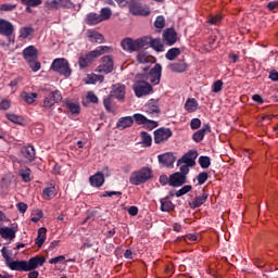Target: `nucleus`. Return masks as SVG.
<instances>
[{
	"label": "nucleus",
	"instance_id": "obj_1",
	"mask_svg": "<svg viewBox=\"0 0 278 278\" xmlns=\"http://www.w3.org/2000/svg\"><path fill=\"white\" fill-rule=\"evenodd\" d=\"M112 47L110 46H99L94 50L88 52L87 54L80 55L78 59V65L81 68H88L97 60V58H101V55H105V53H111Z\"/></svg>",
	"mask_w": 278,
	"mask_h": 278
},
{
	"label": "nucleus",
	"instance_id": "obj_2",
	"mask_svg": "<svg viewBox=\"0 0 278 278\" xmlns=\"http://www.w3.org/2000/svg\"><path fill=\"white\" fill-rule=\"evenodd\" d=\"M122 49L128 53H134V51H140L144 47H149V37L139 38L134 40L131 38H125L121 42Z\"/></svg>",
	"mask_w": 278,
	"mask_h": 278
},
{
	"label": "nucleus",
	"instance_id": "obj_3",
	"mask_svg": "<svg viewBox=\"0 0 278 278\" xmlns=\"http://www.w3.org/2000/svg\"><path fill=\"white\" fill-rule=\"evenodd\" d=\"M152 178L153 170L149 167H142L130 175L129 181L132 186H140V184H147Z\"/></svg>",
	"mask_w": 278,
	"mask_h": 278
},
{
	"label": "nucleus",
	"instance_id": "obj_4",
	"mask_svg": "<svg viewBox=\"0 0 278 278\" xmlns=\"http://www.w3.org/2000/svg\"><path fill=\"white\" fill-rule=\"evenodd\" d=\"M50 68L54 73H59V75H63L64 77H68L73 73V70H71V64L64 58L54 59Z\"/></svg>",
	"mask_w": 278,
	"mask_h": 278
},
{
	"label": "nucleus",
	"instance_id": "obj_5",
	"mask_svg": "<svg viewBox=\"0 0 278 278\" xmlns=\"http://www.w3.org/2000/svg\"><path fill=\"white\" fill-rule=\"evenodd\" d=\"M136 97H147L153 92V87L146 80H137L132 86Z\"/></svg>",
	"mask_w": 278,
	"mask_h": 278
},
{
	"label": "nucleus",
	"instance_id": "obj_6",
	"mask_svg": "<svg viewBox=\"0 0 278 278\" xmlns=\"http://www.w3.org/2000/svg\"><path fill=\"white\" fill-rule=\"evenodd\" d=\"M102 64L96 68V73H103L108 75L114 71V59L112 55H104L101 58Z\"/></svg>",
	"mask_w": 278,
	"mask_h": 278
},
{
	"label": "nucleus",
	"instance_id": "obj_7",
	"mask_svg": "<svg viewBox=\"0 0 278 278\" xmlns=\"http://www.w3.org/2000/svg\"><path fill=\"white\" fill-rule=\"evenodd\" d=\"M60 101H62V92H60V90H54L43 99L42 106L46 110H51V108H53L55 103H60Z\"/></svg>",
	"mask_w": 278,
	"mask_h": 278
},
{
	"label": "nucleus",
	"instance_id": "obj_8",
	"mask_svg": "<svg viewBox=\"0 0 278 278\" xmlns=\"http://www.w3.org/2000/svg\"><path fill=\"white\" fill-rule=\"evenodd\" d=\"M199 157V152L197 150H190L181 159L178 160L177 166L186 164L187 166H194L197 164L195 160Z\"/></svg>",
	"mask_w": 278,
	"mask_h": 278
},
{
	"label": "nucleus",
	"instance_id": "obj_9",
	"mask_svg": "<svg viewBox=\"0 0 278 278\" xmlns=\"http://www.w3.org/2000/svg\"><path fill=\"white\" fill-rule=\"evenodd\" d=\"M172 136L173 131L169 128H159L154 131V142L155 144H162V142H166Z\"/></svg>",
	"mask_w": 278,
	"mask_h": 278
},
{
	"label": "nucleus",
	"instance_id": "obj_10",
	"mask_svg": "<svg viewBox=\"0 0 278 278\" xmlns=\"http://www.w3.org/2000/svg\"><path fill=\"white\" fill-rule=\"evenodd\" d=\"M167 68L172 73H186V71L189 68V65L186 63V60H178L176 62L169 63Z\"/></svg>",
	"mask_w": 278,
	"mask_h": 278
},
{
	"label": "nucleus",
	"instance_id": "obj_11",
	"mask_svg": "<svg viewBox=\"0 0 278 278\" xmlns=\"http://www.w3.org/2000/svg\"><path fill=\"white\" fill-rule=\"evenodd\" d=\"M125 94H126L125 85L123 84L113 85L112 91L110 93L111 97H113L114 99H117L118 101H125Z\"/></svg>",
	"mask_w": 278,
	"mask_h": 278
},
{
	"label": "nucleus",
	"instance_id": "obj_12",
	"mask_svg": "<svg viewBox=\"0 0 278 278\" xmlns=\"http://www.w3.org/2000/svg\"><path fill=\"white\" fill-rule=\"evenodd\" d=\"M162 77V65L155 64V66L150 71V75L148 77L149 81L154 86L160 84V79Z\"/></svg>",
	"mask_w": 278,
	"mask_h": 278
},
{
	"label": "nucleus",
	"instance_id": "obj_13",
	"mask_svg": "<svg viewBox=\"0 0 278 278\" xmlns=\"http://www.w3.org/2000/svg\"><path fill=\"white\" fill-rule=\"evenodd\" d=\"M86 36L89 42H96L97 45H103V42H105V37H103V34L94 29H88L86 31Z\"/></svg>",
	"mask_w": 278,
	"mask_h": 278
},
{
	"label": "nucleus",
	"instance_id": "obj_14",
	"mask_svg": "<svg viewBox=\"0 0 278 278\" xmlns=\"http://www.w3.org/2000/svg\"><path fill=\"white\" fill-rule=\"evenodd\" d=\"M47 258L45 256H34L26 261L27 270H36L38 266H43Z\"/></svg>",
	"mask_w": 278,
	"mask_h": 278
},
{
	"label": "nucleus",
	"instance_id": "obj_15",
	"mask_svg": "<svg viewBox=\"0 0 278 278\" xmlns=\"http://www.w3.org/2000/svg\"><path fill=\"white\" fill-rule=\"evenodd\" d=\"M186 184V177L181 173L176 172L169 176V186L173 188H179Z\"/></svg>",
	"mask_w": 278,
	"mask_h": 278
},
{
	"label": "nucleus",
	"instance_id": "obj_16",
	"mask_svg": "<svg viewBox=\"0 0 278 278\" xmlns=\"http://www.w3.org/2000/svg\"><path fill=\"white\" fill-rule=\"evenodd\" d=\"M10 270H17L18 273H28L27 261H11L7 264Z\"/></svg>",
	"mask_w": 278,
	"mask_h": 278
},
{
	"label": "nucleus",
	"instance_id": "obj_17",
	"mask_svg": "<svg viewBox=\"0 0 278 278\" xmlns=\"http://www.w3.org/2000/svg\"><path fill=\"white\" fill-rule=\"evenodd\" d=\"M22 156L26 162H34L36 160V149L34 146H26L21 149Z\"/></svg>",
	"mask_w": 278,
	"mask_h": 278
},
{
	"label": "nucleus",
	"instance_id": "obj_18",
	"mask_svg": "<svg viewBox=\"0 0 278 278\" xmlns=\"http://www.w3.org/2000/svg\"><path fill=\"white\" fill-rule=\"evenodd\" d=\"M23 58L26 60V62L38 60V49H36L34 46H28L23 50Z\"/></svg>",
	"mask_w": 278,
	"mask_h": 278
},
{
	"label": "nucleus",
	"instance_id": "obj_19",
	"mask_svg": "<svg viewBox=\"0 0 278 278\" xmlns=\"http://www.w3.org/2000/svg\"><path fill=\"white\" fill-rule=\"evenodd\" d=\"M129 12L132 14V16H149L151 14V11L147 8H142L139 4H131L129 7Z\"/></svg>",
	"mask_w": 278,
	"mask_h": 278
},
{
	"label": "nucleus",
	"instance_id": "obj_20",
	"mask_svg": "<svg viewBox=\"0 0 278 278\" xmlns=\"http://www.w3.org/2000/svg\"><path fill=\"white\" fill-rule=\"evenodd\" d=\"M0 34L2 36H12L14 34V25L5 20H0Z\"/></svg>",
	"mask_w": 278,
	"mask_h": 278
},
{
	"label": "nucleus",
	"instance_id": "obj_21",
	"mask_svg": "<svg viewBox=\"0 0 278 278\" xmlns=\"http://www.w3.org/2000/svg\"><path fill=\"white\" fill-rule=\"evenodd\" d=\"M89 182L93 188H101L105 184V176H103V173L98 172L89 177Z\"/></svg>",
	"mask_w": 278,
	"mask_h": 278
},
{
	"label": "nucleus",
	"instance_id": "obj_22",
	"mask_svg": "<svg viewBox=\"0 0 278 278\" xmlns=\"http://www.w3.org/2000/svg\"><path fill=\"white\" fill-rule=\"evenodd\" d=\"M163 39L165 40L166 45L172 47L177 42V33L173 28H167L163 34Z\"/></svg>",
	"mask_w": 278,
	"mask_h": 278
},
{
	"label": "nucleus",
	"instance_id": "obj_23",
	"mask_svg": "<svg viewBox=\"0 0 278 278\" xmlns=\"http://www.w3.org/2000/svg\"><path fill=\"white\" fill-rule=\"evenodd\" d=\"M159 162L163 166L170 168V166H173V164H175V155H173V153H170V152L161 154V155H159Z\"/></svg>",
	"mask_w": 278,
	"mask_h": 278
},
{
	"label": "nucleus",
	"instance_id": "obj_24",
	"mask_svg": "<svg viewBox=\"0 0 278 278\" xmlns=\"http://www.w3.org/2000/svg\"><path fill=\"white\" fill-rule=\"evenodd\" d=\"M210 131H212V128L208 124H205L200 130L193 134L192 140H194V142H201V140H203V138H205V135L210 134Z\"/></svg>",
	"mask_w": 278,
	"mask_h": 278
},
{
	"label": "nucleus",
	"instance_id": "obj_25",
	"mask_svg": "<svg viewBox=\"0 0 278 278\" xmlns=\"http://www.w3.org/2000/svg\"><path fill=\"white\" fill-rule=\"evenodd\" d=\"M137 62H139V64H154L155 58L146 51H141L137 55Z\"/></svg>",
	"mask_w": 278,
	"mask_h": 278
},
{
	"label": "nucleus",
	"instance_id": "obj_26",
	"mask_svg": "<svg viewBox=\"0 0 278 278\" xmlns=\"http://www.w3.org/2000/svg\"><path fill=\"white\" fill-rule=\"evenodd\" d=\"M207 192H205V189H203V192L201 195L195 197L194 200L190 203V207H192V210H197V207H201V205H203V203H205L207 201Z\"/></svg>",
	"mask_w": 278,
	"mask_h": 278
},
{
	"label": "nucleus",
	"instance_id": "obj_27",
	"mask_svg": "<svg viewBox=\"0 0 278 278\" xmlns=\"http://www.w3.org/2000/svg\"><path fill=\"white\" fill-rule=\"evenodd\" d=\"M0 236L3 240H14L16 238V231L10 227L0 228Z\"/></svg>",
	"mask_w": 278,
	"mask_h": 278
},
{
	"label": "nucleus",
	"instance_id": "obj_28",
	"mask_svg": "<svg viewBox=\"0 0 278 278\" xmlns=\"http://www.w3.org/2000/svg\"><path fill=\"white\" fill-rule=\"evenodd\" d=\"M17 175L22 178L24 184H29V181H31V169L27 166H22L18 169Z\"/></svg>",
	"mask_w": 278,
	"mask_h": 278
},
{
	"label": "nucleus",
	"instance_id": "obj_29",
	"mask_svg": "<svg viewBox=\"0 0 278 278\" xmlns=\"http://www.w3.org/2000/svg\"><path fill=\"white\" fill-rule=\"evenodd\" d=\"M144 112H147L151 118H155L160 115V106H157V104H153V102H149L144 106Z\"/></svg>",
	"mask_w": 278,
	"mask_h": 278
},
{
	"label": "nucleus",
	"instance_id": "obj_30",
	"mask_svg": "<svg viewBox=\"0 0 278 278\" xmlns=\"http://www.w3.org/2000/svg\"><path fill=\"white\" fill-rule=\"evenodd\" d=\"M134 125V117L126 116L118 119L116 127L117 129H127V127H131Z\"/></svg>",
	"mask_w": 278,
	"mask_h": 278
},
{
	"label": "nucleus",
	"instance_id": "obj_31",
	"mask_svg": "<svg viewBox=\"0 0 278 278\" xmlns=\"http://www.w3.org/2000/svg\"><path fill=\"white\" fill-rule=\"evenodd\" d=\"M186 112L192 113L199 110V102L194 98H188L185 103Z\"/></svg>",
	"mask_w": 278,
	"mask_h": 278
},
{
	"label": "nucleus",
	"instance_id": "obj_32",
	"mask_svg": "<svg viewBox=\"0 0 278 278\" xmlns=\"http://www.w3.org/2000/svg\"><path fill=\"white\" fill-rule=\"evenodd\" d=\"M47 240V228L41 227L38 229L37 238L35 239V243L40 249L45 241Z\"/></svg>",
	"mask_w": 278,
	"mask_h": 278
},
{
	"label": "nucleus",
	"instance_id": "obj_33",
	"mask_svg": "<svg viewBox=\"0 0 278 278\" xmlns=\"http://www.w3.org/2000/svg\"><path fill=\"white\" fill-rule=\"evenodd\" d=\"M88 103H99V97L93 91H88L86 97L83 99L84 108H88Z\"/></svg>",
	"mask_w": 278,
	"mask_h": 278
},
{
	"label": "nucleus",
	"instance_id": "obj_34",
	"mask_svg": "<svg viewBox=\"0 0 278 278\" xmlns=\"http://www.w3.org/2000/svg\"><path fill=\"white\" fill-rule=\"evenodd\" d=\"M35 29L31 26H24L22 28H20V38H22V40H27V38H29V36H31L33 34H35Z\"/></svg>",
	"mask_w": 278,
	"mask_h": 278
},
{
	"label": "nucleus",
	"instance_id": "obj_35",
	"mask_svg": "<svg viewBox=\"0 0 278 278\" xmlns=\"http://www.w3.org/2000/svg\"><path fill=\"white\" fill-rule=\"evenodd\" d=\"M179 55H181V49L172 48L166 52L165 58L166 60H169V62H173L174 60H177Z\"/></svg>",
	"mask_w": 278,
	"mask_h": 278
},
{
	"label": "nucleus",
	"instance_id": "obj_36",
	"mask_svg": "<svg viewBox=\"0 0 278 278\" xmlns=\"http://www.w3.org/2000/svg\"><path fill=\"white\" fill-rule=\"evenodd\" d=\"M148 45H151L152 49L154 51L162 52L164 51V43L162 42V39H149L148 38Z\"/></svg>",
	"mask_w": 278,
	"mask_h": 278
},
{
	"label": "nucleus",
	"instance_id": "obj_37",
	"mask_svg": "<svg viewBox=\"0 0 278 278\" xmlns=\"http://www.w3.org/2000/svg\"><path fill=\"white\" fill-rule=\"evenodd\" d=\"M55 194H58V191L55 190V186H50L43 189V192H42L43 199H46L47 201H50V199H53Z\"/></svg>",
	"mask_w": 278,
	"mask_h": 278
},
{
	"label": "nucleus",
	"instance_id": "obj_38",
	"mask_svg": "<svg viewBox=\"0 0 278 278\" xmlns=\"http://www.w3.org/2000/svg\"><path fill=\"white\" fill-rule=\"evenodd\" d=\"M87 23H88V25H99V23H103V20L101 18L100 14L90 13L87 16Z\"/></svg>",
	"mask_w": 278,
	"mask_h": 278
},
{
	"label": "nucleus",
	"instance_id": "obj_39",
	"mask_svg": "<svg viewBox=\"0 0 278 278\" xmlns=\"http://www.w3.org/2000/svg\"><path fill=\"white\" fill-rule=\"evenodd\" d=\"M175 210V204L168 199L161 200V211L162 212H173Z\"/></svg>",
	"mask_w": 278,
	"mask_h": 278
},
{
	"label": "nucleus",
	"instance_id": "obj_40",
	"mask_svg": "<svg viewBox=\"0 0 278 278\" xmlns=\"http://www.w3.org/2000/svg\"><path fill=\"white\" fill-rule=\"evenodd\" d=\"M22 99L25 101V103L31 104L36 102V99H38V93L36 92H22Z\"/></svg>",
	"mask_w": 278,
	"mask_h": 278
},
{
	"label": "nucleus",
	"instance_id": "obj_41",
	"mask_svg": "<svg viewBox=\"0 0 278 278\" xmlns=\"http://www.w3.org/2000/svg\"><path fill=\"white\" fill-rule=\"evenodd\" d=\"M140 136H141V144H143V147H151L153 142V138L151 137V135H149V132L147 131H141Z\"/></svg>",
	"mask_w": 278,
	"mask_h": 278
},
{
	"label": "nucleus",
	"instance_id": "obj_42",
	"mask_svg": "<svg viewBox=\"0 0 278 278\" xmlns=\"http://www.w3.org/2000/svg\"><path fill=\"white\" fill-rule=\"evenodd\" d=\"M103 105L106 112H112V110H114V98L111 96V93L109 97L104 98Z\"/></svg>",
	"mask_w": 278,
	"mask_h": 278
},
{
	"label": "nucleus",
	"instance_id": "obj_43",
	"mask_svg": "<svg viewBox=\"0 0 278 278\" xmlns=\"http://www.w3.org/2000/svg\"><path fill=\"white\" fill-rule=\"evenodd\" d=\"M67 110H70L71 114H79L80 108L78 103L67 101L65 102Z\"/></svg>",
	"mask_w": 278,
	"mask_h": 278
},
{
	"label": "nucleus",
	"instance_id": "obj_44",
	"mask_svg": "<svg viewBox=\"0 0 278 278\" xmlns=\"http://www.w3.org/2000/svg\"><path fill=\"white\" fill-rule=\"evenodd\" d=\"M100 18H102V22L110 21V18H112V9L102 8L100 11Z\"/></svg>",
	"mask_w": 278,
	"mask_h": 278
},
{
	"label": "nucleus",
	"instance_id": "obj_45",
	"mask_svg": "<svg viewBox=\"0 0 278 278\" xmlns=\"http://www.w3.org/2000/svg\"><path fill=\"white\" fill-rule=\"evenodd\" d=\"M7 118L8 121H10L11 123H14L15 125H23V117L16 114L8 113Z\"/></svg>",
	"mask_w": 278,
	"mask_h": 278
},
{
	"label": "nucleus",
	"instance_id": "obj_46",
	"mask_svg": "<svg viewBox=\"0 0 278 278\" xmlns=\"http://www.w3.org/2000/svg\"><path fill=\"white\" fill-rule=\"evenodd\" d=\"M47 10H60V0H50L45 3Z\"/></svg>",
	"mask_w": 278,
	"mask_h": 278
},
{
	"label": "nucleus",
	"instance_id": "obj_47",
	"mask_svg": "<svg viewBox=\"0 0 278 278\" xmlns=\"http://www.w3.org/2000/svg\"><path fill=\"white\" fill-rule=\"evenodd\" d=\"M21 3L27 7L38 8V5H42V0H21Z\"/></svg>",
	"mask_w": 278,
	"mask_h": 278
},
{
	"label": "nucleus",
	"instance_id": "obj_48",
	"mask_svg": "<svg viewBox=\"0 0 278 278\" xmlns=\"http://www.w3.org/2000/svg\"><path fill=\"white\" fill-rule=\"evenodd\" d=\"M199 164H200L201 168H210L212 162L208 156H200Z\"/></svg>",
	"mask_w": 278,
	"mask_h": 278
},
{
	"label": "nucleus",
	"instance_id": "obj_49",
	"mask_svg": "<svg viewBox=\"0 0 278 278\" xmlns=\"http://www.w3.org/2000/svg\"><path fill=\"white\" fill-rule=\"evenodd\" d=\"M149 118H147L144 115L137 113L134 115L132 121L137 123V125H144L148 122Z\"/></svg>",
	"mask_w": 278,
	"mask_h": 278
},
{
	"label": "nucleus",
	"instance_id": "obj_50",
	"mask_svg": "<svg viewBox=\"0 0 278 278\" xmlns=\"http://www.w3.org/2000/svg\"><path fill=\"white\" fill-rule=\"evenodd\" d=\"M165 25H166V20L164 18V16L162 15L157 16L154 22V27H156V29H164Z\"/></svg>",
	"mask_w": 278,
	"mask_h": 278
},
{
	"label": "nucleus",
	"instance_id": "obj_51",
	"mask_svg": "<svg viewBox=\"0 0 278 278\" xmlns=\"http://www.w3.org/2000/svg\"><path fill=\"white\" fill-rule=\"evenodd\" d=\"M220 21H223V15L216 14L210 16L207 23H210V25H220Z\"/></svg>",
	"mask_w": 278,
	"mask_h": 278
},
{
	"label": "nucleus",
	"instance_id": "obj_52",
	"mask_svg": "<svg viewBox=\"0 0 278 278\" xmlns=\"http://www.w3.org/2000/svg\"><path fill=\"white\" fill-rule=\"evenodd\" d=\"M16 10V4L4 3L0 5V12H14Z\"/></svg>",
	"mask_w": 278,
	"mask_h": 278
},
{
	"label": "nucleus",
	"instance_id": "obj_53",
	"mask_svg": "<svg viewBox=\"0 0 278 278\" xmlns=\"http://www.w3.org/2000/svg\"><path fill=\"white\" fill-rule=\"evenodd\" d=\"M191 190H192V186L186 185V186H184L181 189H179V190L175 193V195H176L177 198L184 197V194H188V192H190Z\"/></svg>",
	"mask_w": 278,
	"mask_h": 278
},
{
	"label": "nucleus",
	"instance_id": "obj_54",
	"mask_svg": "<svg viewBox=\"0 0 278 278\" xmlns=\"http://www.w3.org/2000/svg\"><path fill=\"white\" fill-rule=\"evenodd\" d=\"M28 65L34 73H38V71L41 68L40 62H38V60L28 61Z\"/></svg>",
	"mask_w": 278,
	"mask_h": 278
},
{
	"label": "nucleus",
	"instance_id": "obj_55",
	"mask_svg": "<svg viewBox=\"0 0 278 278\" xmlns=\"http://www.w3.org/2000/svg\"><path fill=\"white\" fill-rule=\"evenodd\" d=\"M210 175L205 172H202L198 175L197 180L199 186H203V184H205L208 179Z\"/></svg>",
	"mask_w": 278,
	"mask_h": 278
},
{
	"label": "nucleus",
	"instance_id": "obj_56",
	"mask_svg": "<svg viewBox=\"0 0 278 278\" xmlns=\"http://www.w3.org/2000/svg\"><path fill=\"white\" fill-rule=\"evenodd\" d=\"M66 9L71 10L75 8V3H73L71 0H60V9Z\"/></svg>",
	"mask_w": 278,
	"mask_h": 278
},
{
	"label": "nucleus",
	"instance_id": "obj_57",
	"mask_svg": "<svg viewBox=\"0 0 278 278\" xmlns=\"http://www.w3.org/2000/svg\"><path fill=\"white\" fill-rule=\"evenodd\" d=\"M223 80H216L212 85V92L218 93L220 90H223Z\"/></svg>",
	"mask_w": 278,
	"mask_h": 278
},
{
	"label": "nucleus",
	"instance_id": "obj_58",
	"mask_svg": "<svg viewBox=\"0 0 278 278\" xmlns=\"http://www.w3.org/2000/svg\"><path fill=\"white\" fill-rule=\"evenodd\" d=\"M99 81V75L97 74H89L85 78V84H97Z\"/></svg>",
	"mask_w": 278,
	"mask_h": 278
},
{
	"label": "nucleus",
	"instance_id": "obj_59",
	"mask_svg": "<svg viewBox=\"0 0 278 278\" xmlns=\"http://www.w3.org/2000/svg\"><path fill=\"white\" fill-rule=\"evenodd\" d=\"M1 253H2V257H4V260H5V264H7V265L10 264L12 261L10 260L11 253H10V251L8 250V248L3 247V248L1 249Z\"/></svg>",
	"mask_w": 278,
	"mask_h": 278
},
{
	"label": "nucleus",
	"instance_id": "obj_60",
	"mask_svg": "<svg viewBox=\"0 0 278 278\" xmlns=\"http://www.w3.org/2000/svg\"><path fill=\"white\" fill-rule=\"evenodd\" d=\"M12 105V101L8 100V99H3L1 102H0V110L2 111H7V110H10Z\"/></svg>",
	"mask_w": 278,
	"mask_h": 278
},
{
	"label": "nucleus",
	"instance_id": "obj_61",
	"mask_svg": "<svg viewBox=\"0 0 278 278\" xmlns=\"http://www.w3.org/2000/svg\"><path fill=\"white\" fill-rule=\"evenodd\" d=\"M190 127H191V129H199V127H201V119H199V118H193V119H191V122H190Z\"/></svg>",
	"mask_w": 278,
	"mask_h": 278
},
{
	"label": "nucleus",
	"instance_id": "obj_62",
	"mask_svg": "<svg viewBox=\"0 0 278 278\" xmlns=\"http://www.w3.org/2000/svg\"><path fill=\"white\" fill-rule=\"evenodd\" d=\"M66 260L64 255H59L56 257H53L49 261V264H60V262H64Z\"/></svg>",
	"mask_w": 278,
	"mask_h": 278
},
{
	"label": "nucleus",
	"instance_id": "obj_63",
	"mask_svg": "<svg viewBox=\"0 0 278 278\" xmlns=\"http://www.w3.org/2000/svg\"><path fill=\"white\" fill-rule=\"evenodd\" d=\"M144 125L148 129H155V127H157V122L148 119Z\"/></svg>",
	"mask_w": 278,
	"mask_h": 278
},
{
	"label": "nucleus",
	"instance_id": "obj_64",
	"mask_svg": "<svg viewBox=\"0 0 278 278\" xmlns=\"http://www.w3.org/2000/svg\"><path fill=\"white\" fill-rule=\"evenodd\" d=\"M269 79H271V81H278V72L273 70L270 73H269Z\"/></svg>",
	"mask_w": 278,
	"mask_h": 278
}]
</instances>
